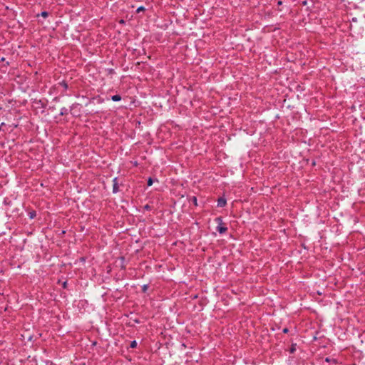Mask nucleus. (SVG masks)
<instances>
[{
    "mask_svg": "<svg viewBox=\"0 0 365 365\" xmlns=\"http://www.w3.org/2000/svg\"><path fill=\"white\" fill-rule=\"evenodd\" d=\"M194 202H195V204H197V199H196V197H194Z\"/></svg>",
    "mask_w": 365,
    "mask_h": 365,
    "instance_id": "16",
    "label": "nucleus"
},
{
    "mask_svg": "<svg viewBox=\"0 0 365 365\" xmlns=\"http://www.w3.org/2000/svg\"><path fill=\"white\" fill-rule=\"evenodd\" d=\"M41 16H43V18H46L48 16V13L47 11H42L41 13Z\"/></svg>",
    "mask_w": 365,
    "mask_h": 365,
    "instance_id": "9",
    "label": "nucleus"
},
{
    "mask_svg": "<svg viewBox=\"0 0 365 365\" xmlns=\"http://www.w3.org/2000/svg\"><path fill=\"white\" fill-rule=\"evenodd\" d=\"M148 284H144L143 287H142V291L143 292H146V291L148 290Z\"/></svg>",
    "mask_w": 365,
    "mask_h": 365,
    "instance_id": "8",
    "label": "nucleus"
},
{
    "mask_svg": "<svg viewBox=\"0 0 365 365\" xmlns=\"http://www.w3.org/2000/svg\"><path fill=\"white\" fill-rule=\"evenodd\" d=\"M283 333H288L289 331V329L288 328H284L283 330H282Z\"/></svg>",
    "mask_w": 365,
    "mask_h": 365,
    "instance_id": "15",
    "label": "nucleus"
},
{
    "mask_svg": "<svg viewBox=\"0 0 365 365\" xmlns=\"http://www.w3.org/2000/svg\"><path fill=\"white\" fill-rule=\"evenodd\" d=\"M295 351H296V344H292V346L289 349V352L293 354Z\"/></svg>",
    "mask_w": 365,
    "mask_h": 365,
    "instance_id": "7",
    "label": "nucleus"
},
{
    "mask_svg": "<svg viewBox=\"0 0 365 365\" xmlns=\"http://www.w3.org/2000/svg\"><path fill=\"white\" fill-rule=\"evenodd\" d=\"M29 215L31 218H34L36 216L35 212H30Z\"/></svg>",
    "mask_w": 365,
    "mask_h": 365,
    "instance_id": "13",
    "label": "nucleus"
},
{
    "mask_svg": "<svg viewBox=\"0 0 365 365\" xmlns=\"http://www.w3.org/2000/svg\"><path fill=\"white\" fill-rule=\"evenodd\" d=\"M59 85L62 86L65 90L68 89V83L65 81L60 82Z\"/></svg>",
    "mask_w": 365,
    "mask_h": 365,
    "instance_id": "6",
    "label": "nucleus"
},
{
    "mask_svg": "<svg viewBox=\"0 0 365 365\" xmlns=\"http://www.w3.org/2000/svg\"><path fill=\"white\" fill-rule=\"evenodd\" d=\"M137 346V342L135 341H133L130 343V347L131 348H135Z\"/></svg>",
    "mask_w": 365,
    "mask_h": 365,
    "instance_id": "10",
    "label": "nucleus"
},
{
    "mask_svg": "<svg viewBox=\"0 0 365 365\" xmlns=\"http://www.w3.org/2000/svg\"><path fill=\"white\" fill-rule=\"evenodd\" d=\"M145 10V8L143 6H140L137 9L136 12L140 13V11H143Z\"/></svg>",
    "mask_w": 365,
    "mask_h": 365,
    "instance_id": "11",
    "label": "nucleus"
},
{
    "mask_svg": "<svg viewBox=\"0 0 365 365\" xmlns=\"http://www.w3.org/2000/svg\"><path fill=\"white\" fill-rule=\"evenodd\" d=\"M68 113V110L66 108L63 107L61 109L60 115H66Z\"/></svg>",
    "mask_w": 365,
    "mask_h": 365,
    "instance_id": "5",
    "label": "nucleus"
},
{
    "mask_svg": "<svg viewBox=\"0 0 365 365\" xmlns=\"http://www.w3.org/2000/svg\"><path fill=\"white\" fill-rule=\"evenodd\" d=\"M63 287H64V288L66 287V282H65L63 283Z\"/></svg>",
    "mask_w": 365,
    "mask_h": 365,
    "instance_id": "17",
    "label": "nucleus"
},
{
    "mask_svg": "<svg viewBox=\"0 0 365 365\" xmlns=\"http://www.w3.org/2000/svg\"><path fill=\"white\" fill-rule=\"evenodd\" d=\"M277 4H278V5H281L282 4V1H279Z\"/></svg>",
    "mask_w": 365,
    "mask_h": 365,
    "instance_id": "18",
    "label": "nucleus"
},
{
    "mask_svg": "<svg viewBox=\"0 0 365 365\" xmlns=\"http://www.w3.org/2000/svg\"><path fill=\"white\" fill-rule=\"evenodd\" d=\"M326 361H329V358H327V359H326Z\"/></svg>",
    "mask_w": 365,
    "mask_h": 365,
    "instance_id": "19",
    "label": "nucleus"
},
{
    "mask_svg": "<svg viewBox=\"0 0 365 365\" xmlns=\"http://www.w3.org/2000/svg\"><path fill=\"white\" fill-rule=\"evenodd\" d=\"M227 200L225 197H221L217 200V207H223L226 205Z\"/></svg>",
    "mask_w": 365,
    "mask_h": 365,
    "instance_id": "3",
    "label": "nucleus"
},
{
    "mask_svg": "<svg viewBox=\"0 0 365 365\" xmlns=\"http://www.w3.org/2000/svg\"><path fill=\"white\" fill-rule=\"evenodd\" d=\"M144 209L147 210H150V206L149 205H145L144 206Z\"/></svg>",
    "mask_w": 365,
    "mask_h": 365,
    "instance_id": "14",
    "label": "nucleus"
},
{
    "mask_svg": "<svg viewBox=\"0 0 365 365\" xmlns=\"http://www.w3.org/2000/svg\"><path fill=\"white\" fill-rule=\"evenodd\" d=\"M111 99H112V101H115V102L120 101L121 100V96L118 94H116V95L111 96Z\"/></svg>",
    "mask_w": 365,
    "mask_h": 365,
    "instance_id": "4",
    "label": "nucleus"
},
{
    "mask_svg": "<svg viewBox=\"0 0 365 365\" xmlns=\"http://www.w3.org/2000/svg\"><path fill=\"white\" fill-rule=\"evenodd\" d=\"M152 184H153V180H152V178H150L148 180V185L150 186V185H152Z\"/></svg>",
    "mask_w": 365,
    "mask_h": 365,
    "instance_id": "12",
    "label": "nucleus"
},
{
    "mask_svg": "<svg viewBox=\"0 0 365 365\" xmlns=\"http://www.w3.org/2000/svg\"><path fill=\"white\" fill-rule=\"evenodd\" d=\"M119 191L118 178H115L113 180V192L117 193Z\"/></svg>",
    "mask_w": 365,
    "mask_h": 365,
    "instance_id": "2",
    "label": "nucleus"
},
{
    "mask_svg": "<svg viewBox=\"0 0 365 365\" xmlns=\"http://www.w3.org/2000/svg\"><path fill=\"white\" fill-rule=\"evenodd\" d=\"M215 220L218 224V225L216 227V230L220 234L225 233L227 230V227L223 225L222 217H216Z\"/></svg>",
    "mask_w": 365,
    "mask_h": 365,
    "instance_id": "1",
    "label": "nucleus"
}]
</instances>
